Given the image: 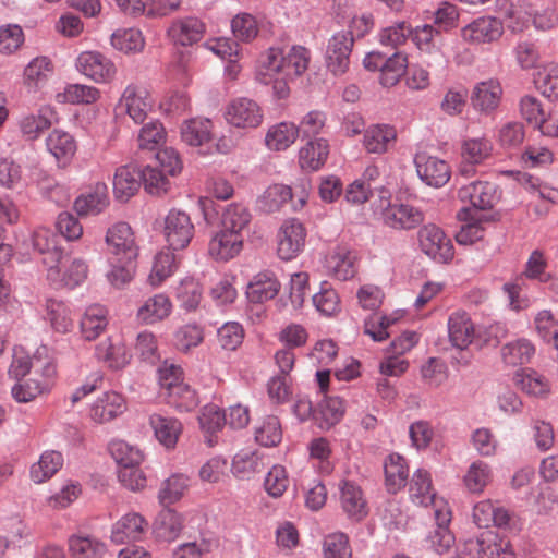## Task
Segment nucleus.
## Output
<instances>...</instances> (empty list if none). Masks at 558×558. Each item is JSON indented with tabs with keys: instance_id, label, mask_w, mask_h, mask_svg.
<instances>
[{
	"instance_id": "obj_1",
	"label": "nucleus",
	"mask_w": 558,
	"mask_h": 558,
	"mask_svg": "<svg viewBox=\"0 0 558 558\" xmlns=\"http://www.w3.org/2000/svg\"><path fill=\"white\" fill-rule=\"evenodd\" d=\"M310 59V50L303 46H293L287 53L279 48H269L256 71V80L270 85L276 75L296 78L307 70Z\"/></svg>"
},
{
	"instance_id": "obj_2",
	"label": "nucleus",
	"mask_w": 558,
	"mask_h": 558,
	"mask_svg": "<svg viewBox=\"0 0 558 558\" xmlns=\"http://www.w3.org/2000/svg\"><path fill=\"white\" fill-rule=\"evenodd\" d=\"M459 555L469 558H517L510 541L492 530L484 531L476 537L468 538Z\"/></svg>"
},
{
	"instance_id": "obj_3",
	"label": "nucleus",
	"mask_w": 558,
	"mask_h": 558,
	"mask_svg": "<svg viewBox=\"0 0 558 558\" xmlns=\"http://www.w3.org/2000/svg\"><path fill=\"white\" fill-rule=\"evenodd\" d=\"M422 252L438 263H448L453 258L454 250L449 236L438 226L428 223L418 231Z\"/></svg>"
},
{
	"instance_id": "obj_4",
	"label": "nucleus",
	"mask_w": 558,
	"mask_h": 558,
	"mask_svg": "<svg viewBox=\"0 0 558 558\" xmlns=\"http://www.w3.org/2000/svg\"><path fill=\"white\" fill-rule=\"evenodd\" d=\"M106 243L108 258L113 260H135L138 256V246L135 242L132 228L126 222H117L107 230Z\"/></svg>"
},
{
	"instance_id": "obj_5",
	"label": "nucleus",
	"mask_w": 558,
	"mask_h": 558,
	"mask_svg": "<svg viewBox=\"0 0 558 558\" xmlns=\"http://www.w3.org/2000/svg\"><path fill=\"white\" fill-rule=\"evenodd\" d=\"M383 223L398 231H410L417 228L425 219L424 211L408 203H389L381 210Z\"/></svg>"
},
{
	"instance_id": "obj_6",
	"label": "nucleus",
	"mask_w": 558,
	"mask_h": 558,
	"mask_svg": "<svg viewBox=\"0 0 558 558\" xmlns=\"http://www.w3.org/2000/svg\"><path fill=\"white\" fill-rule=\"evenodd\" d=\"M435 526L426 536V546L437 555H446L456 544V537L449 529L451 510L447 504L434 509Z\"/></svg>"
},
{
	"instance_id": "obj_7",
	"label": "nucleus",
	"mask_w": 558,
	"mask_h": 558,
	"mask_svg": "<svg viewBox=\"0 0 558 558\" xmlns=\"http://www.w3.org/2000/svg\"><path fill=\"white\" fill-rule=\"evenodd\" d=\"M353 45V38L344 31L330 37L325 51V63L332 75L341 76L349 70Z\"/></svg>"
},
{
	"instance_id": "obj_8",
	"label": "nucleus",
	"mask_w": 558,
	"mask_h": 558,
	"mask_svg": "<svg viewBox=\"0 0 558 558\" xmlns=\"http://www.w3.org/2000/svg\"><path fill=\"white\" fill-rule=\"evenodd\" d=\"M263 110L253 99L239 97L226 107V121L238 129H256L263 122Z\"/></svg>"
},
{
	"instance_id": "obj_9",
	"label": "nucleus",
	"mask_w": 558,
	"mask_h": 558,
	"mask_svg": "<svg viewBox=\"0 0 558 558\" xmlns=\"http://www.w3.org/2000/svg\"><path fill=\"white\" fill-rule=\"evenodd\" d=\"M414 165L417 177L427 186L439 189L450 180L451 168L449 163L436 156L417 153L414 156Z\"/></svg>"
},
{
	"instance_id": "obj_10",
	"label": "nucleus",
	"mask_w": 558,
	"mask_h": 558,
	"mask_svg": "<svg viewBox=\"0 0 558 558\" xmlns=\"http://www.w3.org/2000/svg\"><path fill=\"white\" fill-rule=\"evenodd\" d=\"M59 241V235L44 227L37 228L32 234L33 248L43 255V264L48 267L49 278L59 274L57 267L63 256Z\"/></svg>"
},
{
	"instance_id": "obj_11",
	"label": "nucleus",
	"mask_w": 558,
	"mask_h": 558,
	"mask_svg": "<svg viewBox=\"0 0 558 558\" xmlns=\"http://www.w3.org/2000/svg\"><path fill=\"white\" fill-rule=\"evenodd\" d=\"M306 231L295 218L286 220L277 233V252L282 260L295 258L303 250Z\"/></svg>"
},
{
	"instance_id": "obj_12",
	"label": "nucleus",
	"mask_w": 558,
	"mask_h": 558,
	"mask_svg": "<svg viewBox=\"0 0 558 558\" xmlns=\"http://www.w3.org/2000/svg\"><path fill=\"white\" fill-rule=\"evenodd\" d=\"M163 232L171 250H183L194 235V225L185 211L171 209L165 218Z\"/></svg>"
},
{
	"instance_id": "obj_13",
	"label": "nucleus",
	"mask_w": 558,
	"mask_h": 558,
	"mask_svg": "<svg viewBox=\"0 0 558 558\" xmlns=\"http://www.w3.org/2000/svg\"><path fill=\"white\" fill-rule=\"evenodd\" d=\"M118 108L125 111L134 123L143 124L153 109V102L144 87L129 85L122 94Z\"/></svg>"
},
{
	"instance_id": "obj_14",
	"label": "nucleus",
	"mask_w": 558,
	"mask_h": 558,
	"mask_svg": "<svg viewBox=\"0 0 558 558\" xmlns=\"http://www.w3.org/2000/svg\"><path fill=\"white\" fill-rule=\"evenodd\" d=\"M76 69L97 83L110 81L116 72L111 60L97 51L82 52L76 59Z\"/></svg>"
},
{
	"instance_id": "obj_15",
	"label": "nucleus",
	"mask_w": 558,
	"mask_h": 558,
	"mask_svg": "<svg viewBox=\"0 0 558 558\" xmlns=\"http://www.w3.org/2000/svg\"><path fill=\"white\" fill-rule=\"evenodd\" d=\"M473 521L480 529L494 525L498 529H510L512 513L492 500H482L473 507Z\"/></svg>"
},
{
	"instance_id": "obj_16",
	"label": "nucleus",
	"mask_w": 558,
	"mask_h": 558,
	"mask_svg": "<svg viewBox=\"0 0 558 558\" xmlns=\"http://www.w3.org/2000/svg\"><path fill=\"white\" fill-rule=\"evenodd\" d=\"M477 327L471 319V316L463 311H457L450 314L448 318V335L451 344L463 351L470 344L476 343Z\"/></svg>"
},
{
	"instance_id": "obj_17",
	"label": "nucleus",
	"mask_w": 558,
	"mask_h": 558,
	"mask_svg": "<svg viewBox=\"0 0 558 558\" xmlns=\"http://www.w3.org/2000/svg\"><path fill=\"white\" fill-rule=\"evenodd\" d=\"M458 197L463 203H470L474 208L486 210L497 201V187L487 181H474L461 186Z\"/></svg>"
},
{
	"instance_id": "obj_18",
	"label": "nucleus",
	"mask_w": 558,
	"mask_h": 558,
	"mask_svg": "<svg viewBox=\"0 0 558 558\" xmlns=\"http://www.w3.org/2000/svg\"><path fill=\"white\" fill-rule=\"evenodd\" d=\"M340 505L347 517L354 522L362 521L368 513L361 487L351 481H343L340 485Z\"/></svg>"
},
{
	"instance_id": "obj_19",
	"label": "nucleus",
	"mask_w": 558,
	"mask_h": 558,
	"mask_svg": "<svg viewBox=\"0 0 558 558\" xmlns=\"http://www.w3.org/2000/svg\"><path fill=\"white\" fill-rule=\"evenodd\" d=\"M502 29V23L498 19L483 16L464 26L461 36L472 44L490 43L501 36Z\"/></svg>"
},
{
	"instance_id": "obj_20",
	"label": "nucleus",
	"mask_w": 558,
	"mask_h": 558,
	"mask_svg": "<svg viewBox=\"0 0 558 558\" xmlns=\"http://www.w3.org/2000/svg\"><path fill=\"white\" fill-rule=\"evenodd\" d=\"M45 144L59 167L68 166L77 150L74 136L62 129H53L46 137Z\"/></svg>"
},
{
	"instance_id": "obj_21",
	"label": "nucleus",
	"mask_w": 558,
	"mask_h": 558,
	"mask_svg": "<svg viewBox=\"0 0 558 558\" xmlns=\"http://www.w3.org/2000/svg\"><path fill=\"white\" fill-rule=\"evenodd\" d=\"M280 291V282L272 271L265 270L256 274L246 287L248 302L262 304L272 300Z\"/></svg>"
},
{
	"instance_id": "obj_22",
	"label": "nucleus",
	"mask_w": 558,
	"mask_h": 558,
	"mask_svg": "<svg viewBox=\"0 0 558 558\" xmlns=\"http://www.w3.org/2000/svg\"><path fill=\"white\" fill-rule=\"evenodd\" d=\"M126 410L125 399L116 391H106L90 408V417L98 423L109 422Z\"/></svg>"
},
{
	"instance_id": "obj_23",
	"label": "nucleus",
	"mask_w": 558,
	"mask_h": 558,
	"mask_svg": "<svg viewBox=\"0 0 558 558\" xmlns=\"http://www.w3.org/2000/svg\"><path fill=\"white\" fill-rule=\"evenodd\" d=\"M147 526L148 523L140 513H126L112 526L111 539L116 544L140 541Z\"/></svg>"
},
{
	"instance_id": "obj_24",
	"label": "nucleus",
	"mask_w": 558,
	"mask_h": 558,
	"mask_svg": "<svg viewBox=\"0 0 558 558\" xmlns=\"http://www.w3.org/2000/svg\"><path fill=\"white\" fill-rule=\"evenodd\" d=\"M501 95L502 89L497 81H484L475 85L471 101L475 110L489 114L498 108Z\"/></svg>"
},
{
	"instance_id": "obj_25",
	"label": "nucleus",
	"mask_w": 558,
	"mask_h": 558,
	"mask_svg": "<svg viewBox=\"0 0 558 558\" xmlns=\"http://www.w3.org/2000/svg\"><path fill=\"white\" fill-rule=\"evenodd\" d=\"M54 111L50 106H43L35 112L23 114L19 126L23 136L28 141L37 140L52 124Z\"/></svg>"
},
{
	"instance_id": "obj_26",
	"label": "nucleus",
	"mask_w": 558,
	"mask_h": 558,
	"mask_svg": "<svg viewBox=\"0 0 558 558\" xmlns=\"http://www.w3.org/2000/svg\"><path fill=\"white\" fill-rule=\"evenodd\" d=\"M108 204V187L105 183L97 182L75 199L74 208L81 216L98 215Z\"/></svg>"
},
{
	"instance_id": "obj_27",
	"label": "nucleus",
	"mask_w": 558,
	"mask_h": 558,
	"mask_svg": "<svg viewBox=\"0 0 558 558\" xmlns=\"http://www.w3.org/2000/svg\"><path fill=\"white\" fill-rule=\"evenodd\" d=\"M410 498L411 500L423 507L434 506V509L440 507L444 501H437L436 493L432 486L430 474L423 469H417L410 481Z\"/></svg>"
},
{
	"instance_id": "obj_28",
	"label": "nucleus",
	"mask_w": 558,
	"mask_h": 558,
	"mask_svg": "<svg viewBox=\"0 0 558 558\" xmlns=\"http://www.w3.org/2000/svg\"><path fill=\"white\" fill-rule=\"evenodd\" d=\"M204 31L205 25L199 19L187 16L173 21L168 33L175 44L190 46L202 39Z\"/></svg>"
},
{
	"instance_id": "obj_29",
	"label": "nucleus",
	"mask_w": 558,
	"mask_h": 558,
	"mask_svg": "<svg viewBox=\"0 0 558 558\" xmlns=\"http://www.w3.org/2000/svg\"><path fill=\"white\" fill-rule=\"evenodd\" d=\"M182 527L181 514L165 507L155 519L153 533L157 541L171 543L179 537Z\"/></svg>"
},
{
	"instance_id": "obj_30",
	"label": "nucleus",
	"mask_w": 558,
	"mask_h": 558,
	"mask_svg": "<svg viewBox=\"0 0 558 558\" xmlns=\"http://www.w3.org/2000/svg\"><path fill=\"white\" fill-rule=\"evenodd\" d=\"M329 155V143L322 137L310 140L299 151V163L303 170L317 171Z\"/></svg>"
},
{
	"instance_id": "obj_31",
	"label": "nucleus",
	"mask_w": 558,
	"mask_h": 558,
	"mask_svg": "<svg viewBox=\"0 0 558 558\" xmlns=\"http://www.w3.org/2000/svg\"><path fill=\"white\" fill-rule=\"evenodd\" d=\"M397 138V131L389 124H375L367 128L363 135V146L369 154L381 155Z\"/></svg>"
},
{
	"instance_id": "obj_32",
	"label": "nucleus",
	"mask_w": 558,
	"mask_h": 558,
	"mask_svg": "<svg viewBox=\"0 0 558 558\" xmlns=\"http://www.w3.org/2000/svg\"><path fill=\"white\" fill-rule=\"evenodd\" d=\"M242 244V234L222 228L210 241L209 253L217 259L228 260L240 253Z\"/></svg>"
},
{
	"instance_id": "obj_33",
	"label": "nucleus",
	"mask_w": 558,
	"mask_h": 558,
	"mask_svg": "<svg viewBox=\"0 0 558 558\" xmlns=\"http://www.w3.org/2000/svg\"><path fill=\"white\" fill-rule=\"evenodd\" d=\"M141 186L140 168L128 165L116 170L113 177V193L121 202L128 201Z\"/></svg>"
},
{
	"instance_id": "obj_34",
	"label": "nucleus",
	"mask_w": 558,
	"mask_h": 558,
	"mask_svg": "<svg viewBox=\"0 0 558 558\" xmlns=\"http://www.w3.org/2000/svg\"><path fill=\"white\" fill-rule=\"evenodd\" d=\"M384 471L385 485L390 494H397L407 485L409 468L401 454H389L385 460Z\"/></svg>"
},
{
	"instance_id": "obj_35",
	"label": "nucleus",
	"mask_w": 558,
	"mask_h": 558,
	"mask_svg": "<svg viewBox=\"0 0 558 558\" xmlns=\"http://www.w3.org/2000/svg\"><path fill=\"white\" fill-rule=\"evenodd\" d=\"M149 424L154 429L155 437L166 448H173L181 433V423L170 416L154 413L149 416Z\"/></svg>"
},
{
	"instance_id": "obj_36",
	"label": "nucleus",
	"mask_w": 558,
	"mask_h": 558,
	"mask_svg": "<svg viewBox=\"0 0 558 558\" xmlns=\"http://www.w3.org/2000/svg\"><path fill=\"white\" fill-rule=\"evenodd\" d=\"M95 354L99 361L105 362L113 369L123 368L131 359L126 347L120 340L114 342L111 338L98 343Z\"/></svg>"
},
{
	"instance_id": "obj_37",
	"label": "nucleus",
	"mask_w": 558,
	"mask_h": 558,
	"mask_svg": "<svg viewBox=\"0 0 558 558\" xmlns=\"http://www.w3.org/2000/svg\"><path fill=\"white\" fill-rule=\"evenodd\" d=\"M63 461V456L60 451H44L39 460L31 466L29 476L32 481L36 484L48 481L62 468Z\"/></svg>"
},
{
	"instance_id": "obj_38",
	"label": "nucleus",
	"mask_w": 558,
	"mask_h": 558,
	"mask_svg": "<svg viewBox=\"0 0 558 558\" xmlns=\"http://www.w3.org/2000/svg\"><path fill=\"white\" fill-rule=\"evenodd\" d=\"M326 268L337 279L345 281L355 275V254L345 247H338L326 259Z\"/></svg>"
},
{
	"instance_id": "obj_39",
	"label": "nucleus",
	"mask_w": 558,
	"mask_h": 558,
	"mask_svg": "<svg viewBox=\"0 0 558 558\" xmlns=\"http://www.w3.org/2000/svg\"><path fill=\"white\" fill-rule=\"evenodd\" d=\"M299 134L300 129L294 123L280 122L269 128L265 143L270 150H286L296 141Z\"/></svg>"
},
{
	"instance_id": "obj_40",
	"label": "nucleus",
	"mask_w": 558,
	"mask_h": 558,
	"mask_svg": "<svg viewBox=\"0 0 558 558\" xmlns=\"http://www.w3.org/2000/svg\"><path fill=\"white\" fill-rule=\"evenodd\" d=\"M107 325V310L99 304L88 306L80 322L82 336L89 341L95 340Z\"/></svg>"
},
{
	"instance_id": "obj_41",
	"label": "nucleus",
	"mask_w": 558,
	"mask_h": 558,
	"mask_svg": "<svg viewBox=\"0 0 558 558\" xmlns=\"http://www.w3.org/2000/svg\"><path fill=\"white\" fill-rule=\"evenodd\" d=\"M171 310L172 304L169 298L163 293H159L144 302L137 311V317L145 324H154L168 317Z\"/></svg>"
},
{
	"instance_id": "obj_42",
	"label": "nucleus",
	"mask_w": 558,
	"mask_h": 558,
	"mask_svg": "<svg viewBox=\"0 0 558 558\" xmlns=\"http://www.w3.org/2000/svg\"><path fill=\"white\" fill-rule=\"evenodd\" d=\"M69 551L73 558H102L107 551L105 543L90 535H72Z\"/></svg>"
},
{
	"instance_id": "obj_43",
	"label": "nucleus",
	"mask_w": 558,
	"mask_h": 558,
	"mask_svg": "<svg viewBox=\"0 0 558 558\" xmlns=\"http://www.w3.org/2000/svg\"><path fill=\"white\" fill-rule=\"evenodd\" d=\"M213 123L209 119L194 118L183 123L181 137L190 146H203L211 140Z\"/></svg>"
},
{
	"instance_id": "obj_44",
	"label": "nucleus",
	"mask_w": 558,
	"mask_h": 558,
	"mask_svg": "<svg viewBox=\"0 0 558 558\" xmlns=\"http://www.w3.org/2000/svg\"><path fill=\"white\" fill-rule=\"evenodd\" d=\"M166 402L180 412H190L198 404L195 390L186 383L173 386L166 392H160Z\"/></svg>"
},
{
	"instance_id": "obj_45",
	"label": "nucleus",
	"mask_w": 558,
	"mask_h": 558,
	"mask_svg": "<svg viewBox=\"0 0 558 558\" xmlns=\"http://www.w3.org/2000/svg\"><path fill=\"white\" fill-rule=\"evenodd\" d=\"M535 353L533 343L524 338L506 343L501 349V356L506 364L518 366L527 364Z\"/></svg>"
},
{
	"instance_id": "obj_46",
	"label": "nucleus",
	"mask_w": 558,
	"mask_h": 558,
	"mask_svg": "<svg viewBox=\"0 0 558 558\" xmlns=\"http://www.w3.org/2000/svg\"><path fill=\"white\" fill-rule=\"evenodd\" d=\"M173 250H162L154 257L151 272L148 280L153 287H158L177 270L178 262Z\"/></svg>"
},
{
	"instance_id": "obj_47",
	"label": "nucleus",
	"mask_w": 558,
	"mask_h": 558,
	"mask_svg": "<svg viewBox=\"0 0 558 558\" xmlns=\"http://www.w3.org/2000/svg\"><path fill=\"white\" fill-rule=\"evenodd\" d=\"M252 215L248 208L242 203L228 205L221 217L222 228L240 233L248 226Z\"/></svg>"
},
{
	"instance_id": "obj_48",
	"label": "nucleus",
	"mask_w": 558,
	"mask_h": 558,
	"mask_svg": "<svg viewBox=\"0 0 558 558\" xmlns=\"http://www.w3.org/2000/svg\"><path fill=\"white\" fill-rule=\"evenodd\" d=\"M513 380L522 391L534 397L545 396L549 391L545 377L533 369L517 372Z\"/></svg>"
},
{
	"instance_id": "obj_49",
	"label": "nucleus",
	"mask_w": 558,
	"mask_h": 558,
	"mask_svg": "<svg viewBox=\"0 0 558 558\" xmlns=\"http://www.w3.org/2000/svg\"><path fill=\"white\" fill-rule=\"evenodd\" d=\"M384 68L380 73V84L385 87L395 86L407 72V57L399 51L386 56Z\"/></svg>"
},
{
	"instance_id": "obj_50",
	"label": "nucleus",
	"mask_w": 558,
	"mask_h": 558,
	"mask_svg": "<svg viewBox=\"0 0 558 558\" xmlns=\"http://www.w3.org/2000/svg\"><path fill=\"white\" fill-rule=\"evenodd\" d=\"M344 403L339 397H325L317 407V417L322 428H329L337 424L344 414Z\"/></svg>"
},
{
	"instance_id": "obj_51",
	"label": "nucleus",
	"mask_w": 558,
	"mask_h": 558,
	"mask_svg": "<svg viewBox=\"0 0 558 558\" xmlns=\"http://www.w3.org/2000/svg\"><path fill=\"white\" fill-rule=\"evenodd\" d=\"M47 317L51 327L60 333H66L73 328L70 307L62 301L49 300L47 302Z\"/></svg>"
},
{
	"instance_id": "obj_52",
	"label": "nucleus",
	"mask_w": 558,
	"mask_h": 558,
	"mask_svg": "<svg viewBox=\"0 0 558 558\" xmlns=\"http://www.w3.org/2000/svg\"><path fill=\"white\" fill-rule=\"evenodd\" d=\"M141 172V184L151 195H162L168 192L170 181L168 177L156 166L147 165Z\"/></svg>"
},
{
	"instance_id": "obj_53",
	"label": "nucleus",
	"mask_w": 558,
	"mask_h": 558,
	"mask_svg": "<svg viewBox=\"0 0 558 558\" xmlns=\"http://www.w3.org/2000/svg\"><path fill=\"white\" fill-rule=\"evenodd\" d=\"M255 439L264 447H275L282 439L280 421L275 415L266 416L255 428Z\"/></svg>"
},
{
	"instance_id": "obj_54",
	"label": "nucleus",
	"mask_w": 558,
	"mask_h": 558,
	"mask_svg": "<svg viewBox=\"0 0 558 558\" xmlns=\"http://www.w3.org/2000/svg\"><path fill=\"white\" fill-rule=\"evenodd\" d=\"M202 295V287L194 278L183 279L175 289V296L180 306L186 311L196 310Z\"/></svg>"
},
{
	"instance_id": "obj_55",
	"label": "nucleus",
	"mask_w": 558,
	"mask_h": 558,
	"mask_svg": "<svg viewBox=\"0 0 558 558\" xmlns=\"http://www.w3.org/2000/svg\"><path fill=\"white\" fill-rule=\"evenodd\" d=\"M412 33L413 28L408 22L399 21L383 28L378 34V41L384 47L397 49L405 44Z\"/></svg>"
},
{
	"instance_id": "obj_56",
	"label": "nucleus",
	"mask_w": 558,
	"mask_h": 558,
	"mask_svg": "<svg viewBox=\"0 0 558 558\" xmlns=\"http://www.w3.org/2000/svg\"><path fill=\"white\" fill-rule=\"evenodd\" d=\"M231 31L235 39L250 43L258 35L259 28L254 15L241 12L231 20Z\"/></svg>"
},
{
	"instance_id": "obj_57",
	"label": "nucleus",
	"mask_w": 558,
	"mask_h": 558,
	"mask_svg": "<svg viewBox=\"0 0 558 558\" xmlns=\"http://www.w3.org/2000/svg\"><path fill=\"white\" fill-rule=\"evenodd\" d=\"M520 111L522 117L531 124H534L544 134V130L547 123H551L553 120L546 119V113L542 107L541 101L534 97L526 95L521 98Z\"/></svg>"
},
{
	"instance_id": "obj_58",
	"label": "nucleus",
	"mask_w": 558,
	"mask_h": 558,
	"mask_svg": "<svg viewBox=\"0 0 558 558\" xmlns=\"http://www.w3.org/2000/svg\"><path fill=\"white\" fill-rule=\"evenodd\" d=\"M492 481V470L483 461H475L464 475V484L471 493H482Z\"/></svg>"
},
{
	"instance_id": "obj_59",
	"label": "nucleus",
	"mask_w": 558,
	"mask_h": 558,
	"mask_svg": "<svg viewBox=\"0 0 558 558\" xmlns=\"http://www.w3.org/2000/svg\"><path fill=\"white\" fill-rule=\"evenodd\" d=\"M204 340V331L196 324H186L179 327L173 337L175 348L182 352H189L199 345Z\"/></svg>"
},
{
	"instance_id": "obj_60",
	"label": "nucleus",
	"mask_w": 558,
	"mask_h": 558,
	"mask_svg": "<svg viewBox=\"0 0 558 558\" xmlns=\"http://www.w3.org/2000/svg\"><path fill=\"white\" fill-rule=\"evenodd\" d=\"M166 138V131L158 120L151 119L144 123L138 134V146L142 149L155 150Z\"/></svg>"
},
{
	"instance_id": "obj_61",
	"label": "nucleus",
	"mask_w": 558,
	"mask_h": 558,
	"mask_svg": "<svg viewBox=\"0 0 558 558\" xmlns=\"http://www.w3.org/2000/svg\"><path fill=\"white\" fill-rule=\"evenodd\" d=\"M111 45L124 52H135L144 47L142 32L137 28L118 29L111 36Z\"/></svg>"
},
{
	"instance_id": "obj_62",
	"label": "nucleus",
	"mask_w": 558,
	"mask_h": 558,
	"mask_svg": "<svg viewBox=\"0 0 558 558\" xmlns=\"http://www.w3.org/2000/svg\"><path fill=\"white\" fill-rule=\"evenodd\" d=\"M109 451L120 468L140 464L143 460L141 450L124 440L117 439L110 441Z\"/></svg>"
},
{
	"instance_id": "obj_63",
	"label": "nucleus",
	"mask_w": 558,
	"mask_h": 558,
	"mask_svg": "<svg viewBox=\"0 0 558 558\" xmlns=\"http://www.w3.org/2000/svg\"><path fill=\"white\" fill-rule=\"evenodd\" d=\"M536 87L549 100L558 99V63L546 64L535 77Z\"/></svg>"
},
{
	"instance_id": "obj_64",
	"label": "nucleus",
	"mask_w": 558,
	"mask_h": 558,
	"mask_svg": "<svg viewBox=\"0 0 558 558\" xmlns=\"http://www.w3.org/2000/svg\"><path fill=\"white\" fill-rule=\"evenodd\" d=\"M323 554L325 558H352L349 537L341 532L328 534L324 538Z\"/></svg>"
}]
</instances>
